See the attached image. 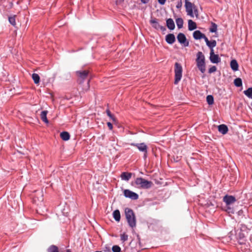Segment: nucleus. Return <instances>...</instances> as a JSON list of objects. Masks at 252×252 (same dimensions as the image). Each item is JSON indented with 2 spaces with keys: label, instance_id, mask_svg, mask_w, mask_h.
Masks as SVG:
<instances>
[{
  "label": "nucleus",
  "instance_id": "nucleus-1",
  "mask_svg": "<svg viewBox=\"0 0 252 252\" xmlns=\"http://www.w3.org/2000/svg\"><path fill=\"white\" fill-rule=\"evenodd\" d=\"M125 216L128 225L133 228L136 226V219L133 211L129 208H126L125 210Z\"/></svg>",
  "mask_w": 252,
  "mask_h": 252
},
{
  "label": "nucleus",
  "instance_id": "nucleus-2",
  "mask_svg": "<svg viewBox=\"0 0 252 252\" xmlns=\"http://www.w3.org/2000/svg\"><path fill=\"white\" fill-rule=\"evenodd\" d=\"M221 57L224 58V56L221 55L220 57H219L218 55L215 54L214 50H211L210 52V59L212 63H219V62H223L224 63L229 62L230 63H237L236 60L233 59L229 61L228 57L225 58V60H223Z\"/></svg>",
  "mask_w": 252,
  "mask_h": 252
},
{
  "label": "nucleus",
  "instance_id": "nucleus-3",
  "mask_svg": "<svg viewBox=\"0 0 252 252\" xmlns=\"http://www.w3.org/2000/svg\"><path fill=\"white\" fill-rule=\"evenodd\" d=\"M135 183L138 188L144 189H149L153 185V183L151 181L146 180L142 177L137 178L135 179Z\"/></svg>",
  "mask_w": 252,
  "mask_h": 252
},
{
  "label": "nucleus",
  "instance_id": "nucleus-4",
  "mask_svg": "<svg viewBox=\"0 0 252 252\" xmlns=\"http://www.w3.org/2000/svg\"><path fill=\"white\" fill-rule=\"evenodd\" d=\"M175 77L174 83L177 85L182 78L183 67L181 64H175L174 68Z\"/></svg>",
  "mask_w": 252,
  "mask_h": 252
},
{
  "label": "nucleus",
  "instance_id": "nucleus-5",
  "mask_svg": "<svg viewBox=\"0 0 252 252\" xmlns=\"http://www.w3.org/2000/svg\"><path fill=\"white\" fill-rule=\"evenodd\" d=\"M223 201L225 203L227 210H232L231 211H229V212H232L233 209L231 208L229 206L236 202V199L235 197L233 195L226 194L223 197Z\"/></svg>",
  "mask_w": 252,
  "mask_h": 252
},
{
  "label": "nucleus",
  "instance_id": "nucleus-6",
  "mask_svg": "<svg viewBox=\"0 0 252 252\" xmlns=\"http://www.w3.org/2000/svg\"><path fill=\"white\" fill-rule=\"evenodd\" d=\"M124 195L125 197L129 198L131 200H137L139 198V195L128 189H124Z\"/></svg>",
  "mask_w": 252,
  "mask_h": 252
},
{
  "label": "nucleus",
  "instance_id": "nucleus-7",
  "mask_svg": "<svg viewBox=\"0 0 252 252\" xmlns=\"http://www.w3.org/2000/svg\"><path fill=\"white\" fill-rule=\"evenodd\" d=\"M185 6L186 8V12H187V14L190 16L191 17L193 18L194 14L193 9L195 7L194 4L189 1H186Z\"/></svg>",
  "mask_w": 252,
  "mask_h": 252
},
{
  "label": "nucleus",
  "instance_id": "nucleus-8",
  "mask_svg": "<svg viewBox=\"0 0 252 252\" xmlns=\"http://www.w3.org/2000/svg\"><path fill=\"white\" fill-rule=\"evenodd\" d=\"M76 74L80 78L78 81L80 84H83L89 74V71L87 70H78L76 71Z\"/></svg>",
  "mask_w": 252,
  "mask_h": 252
},
{
  "label": "nucleus",
  "instance_id": "nucleus-9",
  "mask_svg": "<svg viewBox=\"0 0 252 252\" xmlns=\"http://www.w3.org/2000/svg\"><path fill=\"white\" fill-rule=\"evenodd\" d=\"M129 145L137 147L138 150L142 153H146V151H148V146L144 142L140 143H130Z\"/></svg>",
  "mask_w": 252,
  "mask_h": 252
},
{
  "label": "nucleus",
  "instance_id": "nucleus-10",
  "mask_svg": "<svg viewBox=\"0 0 252 252\" xmlns=\"http://www.w3.org/2000/svg\"><path fill=\"white\" fill-rule=\"evenodd\" d=\"M177 39L179 42L183 44L185 46H189V42L187 41L185 35L183 33H179L177 35Z\"/></svg>",
  "mask_w": 252,
  "mask_h": 252
},
{
  "label": "nucleus",
  "instance_id": "nucleus-11",
  "mask_svg": "<svg viewBox=\"0 0 252 252\" xmlns=\"http://www.w3.org/2000/svg\"><path fill=\"white\" fill-rule=\"evenodd\" d=\"M150 23L152 25V27L157 30L159 29L162 31L165 30V28L164 27L160 26L158 24V20L156 18H154L150 20Z\"/></svg>",
  "mask_w": 252,
  "mask_h": 252
},
{
  "label": "nucleus",
  "instance_id": "nucleus-12",
  "mask_svg": "<svg viewBox=\"0 0 252 252\" xmlns=\"http://www.w3.org/2000/svg\"><path fill=\"white\" fill-rule=\"evenodd\" d=\"M218 129L219 132L223 135L226 134L228 131V128L226 125L221 124L218 126Z\"/></svg>",
  "mask_w": 252,
  "mask_h": 252
},
{
  "label": "nucleus",
  "instance_id": "nucleus-13",
  "mask_svg": "<svg viewBox=\"0 0 252 252\" xmlns=\"http://www.w3.org/2000/svg\"><path fill=\"white\" fill-rule=\"evenodd\" d=\"M132 173L127 172H123L121 175V178L122 180L128 181L131 178Z\"/></svg>",
  "mask_w": 252,
  "mask_h": 252
},
{
  "label": "nucleus",
  "instance_id": "nucleus-14",
  "mask_svg": "<svg viewBox=\"0 0 252 252\" xmlns=\"http://www.w3.org/2000/svg\"><path fill=\"white\" fill-rule=\"evenodd\" d=\"M165 40L168 43L172 44L175 41V37L173 34L169 33L166 36Z\"/></svg>",
  "mask_w": 252,
  "mask_h": 252
},
{
  "label": "nucleus",
  "instance_id": "nucleus-15",
  "mask_svg": "<svg viewBox=\"0 0 252 252\" xmlns=\"http://www.w3.org/2000/svg\"><path fill=\"white\" fill-rule=\"evenodd\" d=\"M197 63H204L205 57L201 52H198L196 55Z\"/></svg>",
  "mask_w": 252,
  "mask_h": 252
},
{
  "label": "nucleus",
  "instance_id": "nucleus-16",
  "mask_svg": "<svg viewBox=\"0 0 252 252\" xmlns=\"http://www.w3.org/2000/svg\"><path fill=\"white\" fill-rule=\"evenodd\" d=\"M60 137L63 140L66 141L69 140L70 135L68 132L63 131L61 132Z\"/></svg>",
  "mask_w": 252,
  "mask_h": 252
},
{
  "label": "nucleus",
  "instance_id": "nucleus-17",
  "mask_svg": "<svg viewBox=\"0 0 252 252\" xmlns=\"http://www.w3.org/2000/svg\"><path fill=\"white\" fill-rule=\"evenodd\" d=\"M166 26L170 30H173L175 29L174 22L172 19L169 18L166 20Z\"/></svg>",
  "mask_w": 252,
  "mask_h": 252
},
{
  "label": "nucleus",
  "instance_id": "nucleus-18",
  "mask_svg": "<svg viewBox=\"0 0 252 252\" xmlns=\"http://www.w3.org/2000/svg\"><path fill=\"white\" fill-rule=\"evenodd\" d=\"M48 113V111L47 110H43L42 111L40 114V117L41 119L42 120L43 122H44L45 124H48L49 121L47 118V115Z\"/></svg>",
  "mask_w": 252,
  "mask_h": 252
},
{
  "label": "nucleus",
  "instance_id": "nucleus-19",
  "mask_svg": "<svg viewBox=\"0 0 252 252\" xmlns=\"http://www.w3.org/2000/svg\"><path fill=\"white\" fill-rule=\"evenodd\" d=\"M112 215L114 220L116 221L119 222L121 220V214L120 211L118 209L115 210L113 211Z\"/></svg>",
  "mask_w": 252,
  "mask_h": 252
},
{
  "label": "nucleus",
  "instance_id": "nucleus-20",
  "mask_svg": "<svg viewBox=\"0 0 252 252\" xmlns=\"http://www.w3.org/2000/svg\"><path fill=\"white\" fill-rule=\"evenodd\" d=\"M237 238L239 244L243 245L245 243V234L243 232L239 233Z\"/></svg>",
  "mask_w": 252,
  "mask_h": 252
},
{
  "label": "nucleus",
  "instance_id": "nucleus-21",
  "mask_svg": "<svg viewBox=\"0 0 252 252\" xmlns=\"http://www.w3.org/2000/svg\"><path fill=\"white\" fill-rule=\"evenodd\" d=\"M204 34L200 31H195L193 33V36L195 39H200L202 38Z\"/></svg>",
  "mask_w": 252,
  "mask_h": 252
},
{
  "label": "nucleus",
  "instance_id": "nucleus-22",
  "mask_svg": "<svg viewBox=\"0 0 252 252\" xmlns=\"http://www.w3.org/2000/svg\"><path fill=\"white\" fill-rule=\"evenodd\" d=\"M196 24L191 20L188 21V29L189 31H192L196 29Z\"/></svg>",
  "mask_w": 252,
  "mask_h": 252
},
{
  "label": "nucleus",
  "instance_id": "nucleus-23",
  "mask_svg": "<svg viewBox=\"0 0 252 252\" xmlns=\"http://www.w3.org/2000/svg\"><path fill=\"white\" fill-rule=\"evenodd\" d=\"M206 101L209 105H212L214 103V98L213 95L209 94L206 97Z\"/></svg>",
  "mask_w": 252,
  "mask_h": 252
},
{
  "label": "nucleus",
  "instance_id": "nucleus-24",
  "mask_svg": "<svg viewBox=\"0 0 252 252\" xmlns=\"http://www.w3.org/2000/svg\"><path fill=\"white\" fill-rule=\"evenodd\" d=\"M243 93L248 98L252 99V87H249Z\"/></svg>",
  "mask_w": 252,
  "mask_h": 252
},
{
  "label": "nucleus",
  "instance_id": "nucleus-25",
  "mask_svg": "<svg viewBox=\"0 0 252 252\" xmlns=\"http://www.w3.org/2000/svg\"><path fill=\"white\" fill-rule=\"evenodd\" d=\"M234 84L236 87H240L242 86V80L240 78H236L234 80Z\"/></svg>",
  "mask_w": 252,
  "mask_h": 252
},
{
  "label": "nucleus",
  "instance_id": "nucleus-26",
  "mask_svg": "<svg viewBox=\"0 0 252 252\" xmlns=\"http://www.w3.org/2000/svg\"><path fill=\"white\" fill-rule=\"evenodd\" d=\"M48 252H59L58 247L55 245H51L47 249Z\"/></svg>",
  "mask_w": 252,
  "mask_h": 252
},
{
  "label": "nucleus",
  "instance_id": "nucleus-27",
  "mask_svg": "<svg viewBox=\"0 0 252 252\" xmlns=\"http://www.w3.org/2000/svg\"><path fill=\"white\" fill-rule=\"evenodd\" d=\"M32 79H33L34 83L37 84L40 82V77L38 74L36 73H33L32 74Z\"/></svg>",
  "mask_w": 252,
  "mask_h": 252
},
{
  "label": "nucleus",
  "instance_id": "nucleus-28",
  "mask_svg": "<svg viewBox=\"0 0 252 252\" xmlns=\"http://www.w3.org/2000/svg\"><path fill=\"white\" fill-rule=\"evenodd\" d=\"M176 22L177 25V27L179 29H181L183 26L184 21L182 18H178L176 19Z\"/></svg>",
  "mask_w": 252,
  "mask_h": 252
},
{
  "label": "nucleus",
  "instance_id": "nucleus-29",
  "mask_svg": "<svg viewBox=\"0 0 252 252\" xmlns=\"http://www.w3.org/2000/svg\"><path fill=\"white\" fill-rule=\"evenodd\" d=\"M107 115L112 120L113 122H116V119L115 116L111 113V111L109 109H107L106 110Z\"/></svg>",
  "mask_w": 252,
  "mask_h": 252
},
{
  "label": "nucleus",
  "instance_id": "nucleus-30",
  "mask_svg": "<svg viewBox=\"0 0 252 252\" xmlns=\"http://www.w3.org/2000/svg\"><path fill=\"white\" fill-rule=\"evenodd\" d=\"M217 42L215 40H212L209 41V43L207 45L210 48L211 50H213V48L216 46Z\"/></svg>",
  "mask_w": 252,
  "mask_h": 252
},
{
  "label": "nucleus",
  "instance_id": "nucleus-31",
  "mask_svg": "<svg viewBox=\"0 0 252 252\" xmlns=\"http://www.w3.org/2000/svg\"><path fill=\"white\" fill-rule=\"evenodd\" d=\"M206 64H197V67L199 70L203 73L205 72L206 70Z\"/></svg>",
  "mask_w": 252,
  "mask_h": 252
},
{
  "label": "nucleus",
  "instance_id": "nucleus-32",
  "mask_svg": "<svg viewBox=\"0 0 252 252\" xmlns=\"http://www.w3.org/2000/svg\"><path fill=\"white\" fill-rule=\"evenodd\" d=\"M15 17L16 16L14 15L13 16L9 17L8 18L9 23L14 26L16 25Z\"/></svg>",
  "mask_w": 252,
  "mask_h": 252
},
{
  "label": "nucleus",
  "instance_id": "nucleus-33",
  "mask_svg": "<svg viewBox=\"0 0 252 252\" xmlns=\"http://www.w3.org/2000/svg\"><path fill=\"white\" fill-rule=\"evenodd\" d=\"M113 252H121V248L118 245H114L112 248Z\"/></svg>",
  "mask_w": 252,
  "mask_h": 252
},
{
  "label": "nucleus",
  "instance_id": "nucleus-34",
  "mask_svg": "<svg viewBox=\"0 0 252 252\" xmlns=\"http://www.w3.org/2000/svg\"><path fill=\"white\" fill-rule=\"evenodd\" d=\"M217 25L215 23H212V27L210 29V32H215L217 31Z\"/></svg>",
  "mask_w": 252,
  "mask_h": 252
},
{
  "label": "nucleus",
  "instance_id": "nucleus-35",
  "mask_svg": "<svg viewBox=\"0 0 252 252\" xmlns=\"http://www.w3.org/2000/svg\"><path fill=\"white\" fill-rule=\"evenodd\" d=\"M230 65L233 71H237L239 70V64H230Z\"/></svg>",
  "mask_w": 252,
  "mask_h": 252
},
{
  "label": "nucleus",
  "instance_id": "nucleus-36",
  "mask_svg": "<svg viewBox=\"0 0 252 252\" xmlns=\"http://www.w3.org/2000/svg\"><path fill=\"white\" fill-rule=\"evenodd\" d=\"M127 239L128 235L126 233H124L121 235V240L123 241V242L127 241Z\"/></svg>",
  "mask_w": 252,
  "mask_h": 252
},
{
  "label": "nucleus",
  "instance_id": "nucleus-37",
  "mask_svg": "<svg viewBox=\"0 0 252 252\" xmlns=\"http://www.w3.org/2000/svg\"><path fill=\"white\" fill-rule=\"evenodd\" d=\"M217 70V67L216 66L213 65L211 66L208 70V73L211 74L214 72H215Z\"/></svg>",
  "mask_w": 252,
  "mask_h": 252
},
{
  "label": "nucleus",
  "instance_id": "nucleus-38",
  "mask_svg": "<svg viewBox=\"0 0 252 252\" xmlns=\"http://www.w3.org/2000/svg\"><path fill=\"white\" fill-rule=\"evenodd\" d=\"M193 14H194L195 16L198 18L199 16L198 11L197 7L195 6L193 9Z\"/></svg>",
  "mask_w": 252,
  "mask_h": 252
},
{
  "label": "nucleus",
  "instance_id": "nucleus-39",
  "mask_svg": "<svg viewBox=\"0 0 252 252\" xmlns=\"http://www.w3.org/2000/svg\"><path fill=\"white\" fill-rule=\"evenodd\" d=\"M107 125L110 130H112L113 129V125L111 122H107Z\"/></svg>",
  "mask_w": 252,
  "mask_h": 252
},
{
  "label": "nucleus",
  "instance_id": "nucleus-40",
  "mask_svg": "<svg viewBox=\"0 0 252 252\" xmlns=\"http://www.w3.org/2000/svg\"><path fill=\"white\" fill-rule=\"evenodd\" d=\"M182 6V1L180 0L179 2H178V3L176 5V7L178 8V9H179L180 8H181Z\"/></svg>",
  "mask_w": 252,
  "mask_h": 252
},
{
  "label": "nucleus",
  "instance_id": "nucleus-41",
  "mask_svg": "<svg viewBox=\"0 0 252 252\" xmlns=\"http://www.w3.org/2000/svg\"><path fill=\"white\" fill-rule=\"evenodd\" d=\"M202 38H203L204 39L206 44L209 43V40H208V38L205 36V34L203 35Z\"/></svg>",
  "mask_w": 252,
  "mask_h": 252
},
{
  "label": "nucleus",
  "instance_id": "nucleus-42",
  "mask_svg": "<svg viewBox=\"0 0 252 252\" xmlns=\"http://www.w3.org/2000/svg\"><path fill=\"white\" fill-rule=\"evenodd\" d=\"M159 3L161 5H163L165 4L166 0H158Z\"/></svg>",
  "mask_w": 252,
  "mask_h": 252
},
{
  "label": "nucleus",
  "instance_id": "nucleus-43",
  "mask_svg": "<svg viewBox=\"0 0 252 252\" xmlns=\"http://www.w3.org/2000/svg\"><path fill=\"white\" fill-rule=\"evenodd\" d=\"M143 153V158L145 160L147 158L148 151H146V153Z\"/></svg>",
  "mask_w": 252,
  "mask_h": 252
},
{
  "label": "nucleus",
  "instance_id": "nucleus-44",
  "mask_svg": "<svg viewBox=\"0 0 252 252\" xmlns=\"http://www.w3.org/2000/svg\"><path fill=\"white\" fill-rule=\"evenodd\" d=\"M149 0H141V2L144 4L147 3Z\"/></svg>",
  "mask_w": 252,
  "mask_h": 252
},
{
  "label": "nucleus",
  "instance_id": "nucleus-45",
  "mask_svg": "<svg viewBox=\"0 0 252 252\" xmlns=\"http://www.w3.org/2000/svg\"><path fill=\"white\" fill-rule=\"evenodd\" d=\"M66 252H71L69 250H67Z\"/></svg>",
  "mask_w": 252,
  "mask_h": 252
}]
</instances>
